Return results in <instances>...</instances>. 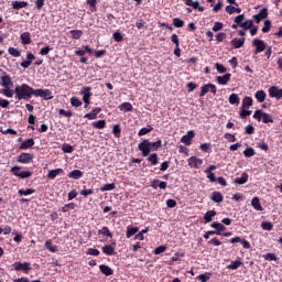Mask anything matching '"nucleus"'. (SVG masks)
Here are the masks:
<instances>
[{
  "mask_svg": "<svg viewBox=\"0 0 282 282\" xmlns=\"http://www.w3.org/2000/svg\"><path fill=\"white\" fill-rule=\"evenodd\" d=\"M10 172L15 177H19L20 180H26V177H32V172L30 171H21V166L15 165L11 167Z\"/></svg>",
  "mask_w": 282,
  "mask_h": 282,
  "instance_id": "nucleus-5",
  "label": "nucleus"
},
{
  "mask_svg": "<svg viewBox=\"0 0 282 282\" xmlns=\"http://www.w3.org/2000/svg\"><path fill=\"white\" fill-rule=\"evenodd\" d=\"M99 270L101 274H105V276H111L113 275V271L111 270V268L107 264H101L99 265Z\"/></svg>",
  "mask_w": 282,
  "mask_h": 282,
  "instance_id": "nucleus-24",
  "label": "nucleus"
},
{
  "mask_svg": "<svg viewBox=\"0 0 282 282\" xmlns=\"http://www.w3.org/2000/svg\"><path fill=\"white\" fill-rule=\"evenodd\" d=\"M252 46L256 47L253 54H261V52H265L268 50V44L263 40L254 39L252 41Z\"/></svg>",
  "mask_w": 282,
  "mask_h": 282,
  "instance_id": "nucleus-6",
  "label": "nucleus"
},
{
  "mask_svg": "<svg viewBox=\"0 0 282 282\" xmlns=\"http://www.w3.org/2000/svg\"><path fill=\"white\" fill-rule=\"evenodd\" d=\"M34 96L36 98H43L44 100H52L54 96L52 95V90L50 89H35Z\"/></svg>",
  "mask_w": 282,
  "mask_h": 282,
  "instance_id": "nucleus-8",
  "label": "nucleus"
},
{
  "mask_svg": "<svg viewBox=\"0 0 282 282\" xmlns=\"http://www.w3.org/2000/svg\"><path fill=\"white\" fill-rule=\"evenodd\" d=\"M243 155H245V158H252L253 155H256L254 149H252V148H247V149L243 151Z\"/></svg>",
  "mask_w": 282,
  "mask_h": 282,
  "instance_id": "nucleus-63",
  "label": "nucleus"
},
{
  "mask_svg": "<svg viewBox=\"0 0 282 282\" xmlns=\"http://www.w3.org/2000/svg\"><path fill=\"white\" fill-rule=\"evenodd\" d=\"M14 94H15L17 100H30V98L34 96L35 89H33L28 84H22L20 86L19 85L15 86Z\"/></svg>",
  "mask_w": 282,
  "mask_h": 282,
  "instance_id": "nucleus-2",
  "label": "nucleus"
},
{
  "mask_svg": "<svg viewBox=\"0 0 282 282\" xmlns=\"http://www.w3.org/2000/svg\"><path fill=\"white\" fill-rule=\"evenodd\" d=\"M86 254H90V257H98L100 254V251L98 249L88 248L86 250Z\"/></svg>",
  "mask_w": 282,
  "mask_h": 282,
  "instance_id": "nucleus-62",
  "label": "nucleus"
},
{
  "mask_svg": "<svg viewBox=\"0 0 282 282\" xmlns=\"http://www.w3.org/2000/svg\"><path fill=\"white\" fill-rule=\"evenodd\" d=\"M272 28V22L270 20L264 21V26L262 28L263 34H268Z\"/></svg>",
  "mask_w": 282,
  "mask_h": 282,
  "instance_id": "nucleus-52",
  "label": "nucleus"
},
{
  "mask_svg": "<svg viewBox=\"0 0 282 282\" xmlns=\"http://www.w3.org/2000/svg\"><path fill=\"white\" fill-rule=\"evenodd\" d=\"M96 3H98L97 0H87V4H88L89 8H90V12H96V10H98V9L96 8Z\"/></svg>",
  "mask_w": 282,
  "mask_h": 282,
  "instance_id": "nucleus-64",
  "label": "nucleus"
},
{
  "mask_svg": "<svg viewBox=\"0 0 282 282\" xmlns=\"http://www.w3.org/2000/svg\"><path fill=\"white\" fill-rule=\"evenodd\" d=\"M261 228L262 230H272V228H274V225L272 224V221H262L261 224Z\"/></svg>",
  "mask_w": 282,
  "mask_h": 282,
  "instance_id": "nucleus-50",
  "label": "nucleus"
},
{
  "mask_svg": "<svg viewBox=\"0 0 282 282\" xmlns=\"http://www.w3.org/2000/svg\"><path fill=\"white\" fill-rule=\"evenodd\" d=\"M19 195H33V193H36V189L28 188V189H19L18 191Z\"/></svg>",
  "mask_w": 282,
  "mask_h": 282,
  "instance_id": "nucleus-55",
  "label": "nucleus"
},
{
  "mask_svg": "<svg viewBox=\"0 0 282 282\" xmlns=\"http://www.w3.org/2000/svg\"><path fill=\"white\" fill-rule=\"evenodd\" d=\"M247 182H248V173H242L241 177L235 178V184H238V185L246 184Z\"/></svg>",
  "mask_w": 282,
  "mask_h": 282,
  "instance_id": "nucleus-38",
  "label": "nucleus"
},
{
  "mask_svg": "<svg viewBox=\"0 0 282 282\" xmlns=\"http://www.w3.org/2000/svg\"><path fill=\"white\" fill-rule=\"evenodd\" d=\"M8 53L10 54V56H13L14 58H19V56H21V51L12 46L8 48Z\"/></svg>",
  "mask_w": 282,
  "mask_h": 282,
  "instance_id": "nucleus-48",
  "label": "nucleus"
},
{
  "mask_svg": "<svg viewBox=\"0 0 282 282\" xmlns=\"http://www.w3.org/2000/svg\"><path fill=\"white\" fill-rule=\"evenodd\" d=\"M98 235H102L104 237H110V239L113 237V235L109 230V227H102L101 229H99Z\"/></svg>",
  "mask_w": 282,
  "mask_h": 282,
  "instance_id": "nucleus-42",
  "label": "nucleus"
},
{
  "mask_svg": "<svg viewBox=\"0 0 282 282\" xmlns=\"http://www.w3.org/2000/svg\"><path fill=\"white\" fill-rule=\"evenodd\" d=\"M231 78H232V74L227 73L224 76H217L216 80L218 85H226L229 80H231Z\"/></svg>",
  "mask_w": 282,
  "mask_h": 282,
  "instance_id": "nucleus-20",
  "label": "nucleus"
},
{
  "mask_svg": "<svg viewBox=\"0 0 282 282\" xmlns=\"http://www.w3.org/2000/svg\"><path fill=\"white\" fill-rule=\"evenodd\" d=\"M256 23H261L263 19H268V10L263 8L258 14L253 15Z\"/></svg>",
  "mask_w": 282,
  "mask_h": 282,
  "instance_id": "nucleus-21",
  "label": "nucleus"
},
{
  "mask_svg": "<svg viewBox=\"0 0 282 282\" xmlns=\"http://www.w3.org/2000/svg\"><path fill=\"white\" fill-rule=\"evenodd\" d=\"M252 20H247L240 24V28H243L245 30H252Z\"/></svg>",
  "mask_w": 282,
  "mask_h": 282,
  "instance_id": "nucleus-58",
  "label": "nucleus"
},
{
  "mask_svg": "<svg viewBox=\"0 0 282 282\" xmlns=\"http://www.w3.org/2000/svg\"><path fill=\"white\" fill-rule=\"evenodd\" d=\"M112 133H113L115 138H120V133H122V129L120 128V124L113 126Z\"/></svg>",
  "mask_w": 282,
  "mask_h": 282,
  "instance_id": "nucleus-54",
  "label": "nucleus"
},
{
  "mask_svg": "<svg viewBox=\"0 0 282 282\" xmlns=\"http://www.w3.org/2000/svg\"><path fill=\"white\" fill-rule=\"evenodd\" d=\"M153 131V126H147L145 128H141L138 132L139 137L147 135L148 133H151Z\"/></svg>",
  "mask_w": 282,
  "mask_h": 282,
  "instance_id": "nucleus-41",
  "label": "nucleus"
},
{
  "mask_svg": "<svg viewBox=\"0 0 282 282\" xmlns=\"http://www.w3.org/2000/svg\"><path fill=\"white\" fill-rule=\"evenodd\" d=\"M44 247L50 252H58V246L53 245L51 239L45 241Z\"/></svg>",
  "mask_w": 282,
  "mask_h": 282,
  "instance_id": "nucleus-32",
  "label": "nucleus"
},
{
  "mask_svg": "<svg viewBox=\"0 0 282 282\" xmlns=\"http://www.w3.org/2000/svg\"><path fill=\"white\" fill-rule=\"evenodd\" d=\"M57 175H65V171L63 169L51 170L47 173V178L48 180H56Z\"/></svg>",
  "mask_w": 282,
  "mask_h": 282,
  "instance_id": "nucleus-18",
  "label": "nucleus"
},
{
  "mask_svg": "<svg viewBox=\"0 0 282 282\" xmlns=\"http://www.w3.org/2000/svg\"><path fill=\"white\" fill-rule=\"evenodd\" d=\"M251 206L254 208V210H259L260 213H263V206H261V202L259 200V197H253L251 199Z\"/></svg>",
  "mask_w": 282,
  "mask_h": 282,
  "instance_id": "nucleus-26",
  "label": "nucleus"
},
{
  "mask_svg": "<svg viewBox=\"0 0 282 282\" xmlns=\"http://www.w3.org/2000/svg\"><path fill=\"white\" fill-rule=\"evenodd\" d=\"M269 96L270 98H276V100H281L282 98V88L276 86H272L269 88Z\"/></svg>",
  "mask_w": 282,
  "mask_h": 282,
  "instance_id": "nucleus-13",
  "label": "nucleus"
},
{
  "mask_svg": "<svg viewBox=\"0 0 282 282\" xmlns=\"http://www.w3.org/2000/svg\"><path fill=\"white\" fill-rule=\"evenodd\" d=\"M82 94H84L83 96V101L85 102V109H87V107H89V105H91L90 98L91 96H94V94H91V87L86 86L83 88Z\"/></svg>",
  "mask_w": 282,
  "mask_h": 282,
  "instance_id": "nucleus-10",
  "label": "nucleus"
},
{
  "mask_svg": "<svg viewBox=\"0 0 282 282\" xmlns=\"http://www.w3.org/2000/svg\"><path fill=\"white\" fill-rule=\"evenodd\" d=\"M147 160L150 162L151 166H158V164H160V156H158V153L150 154Z\"/></svg>",
  "mask_w": 282,
  "mask_h": 282,
  "instance_id": "nucleus-25",
  "label": "nucleus"
},
{
  "mask_svg": "<svg viewBox=\"0 0 282 282\" xmlns=\"http://www.w3.org/2000/svg\"><path fill=\"white\" fill-rule=\"evenodd\" d=\"M0 85L1 87H10L12 85V77L0 68Z\"/></svg>",
  "mask_w": 282,
  "mask_h": 282,
  "instance_id": "nucleus-9",
  "label": "nucleus"
},
{
  "mask_svg": "<svg viewBox=\"0 0 282 282\" xmlns=\"http://www.w3.org/2000/svg\"><path fill=\"white\" fill-rule=\"evenodd\" d=\"M13 10H22V8H28V1H13L11 3Z\"/></svg>",
  "mask_w": 282,
  "mask_h": 282,
  "instance_id": "nucleus-29",
  "label": "nucleus"
},
{
  "mask_svg": "<svg viewBox=\"0 0 282 282\" xmlns=\"http://www.w3.org/2000/svg\"><path fill=\"white\" fill-rule=\"evenodd\" d=\"M253 119L258 120V122H263V124H269L274 122V118L271 117L270 113L263 112V110H256L253 113Z\"/></svg>",
  "mask_w": 282,
  "mask_h": 282,
  "instance_id": "nucleus-3",
  "label": "nucleus"
},
{
  "mask_svg": "<svg viewBox=\"0 0 282 282\" xmlns=\"http://www.w3.org/2000/svg\"><path fill=\"white\" fill-rule=\"evenodd\" d=\"M140 231V228L139 227H131V226H128L127 227V232H126V237L127 239H131V237H133V235H135L137 232Z\"/></svg>",
  "mask_w": 282,
  "mask_h": 282,
  "instance_id": "nucleus-30",
  "label": "nucleus"
},
{
  "mask_svg": "<svg viewBox=\"0 0 282 282\" xmlns=\"http://www.w3.org/2000/svg\"><path fill=\"white\" fill-rule=\"evenodd\" d=\"M241 265H243V262H241V260H235L227 265V270H239Z\"/></svg>",
  "mask_w": 282,
  "mask_h": 282,
  "instance_id": "nucleus-35",
  "label": "nucleus"
},
{
  "mask_svg": "<svg viewBox=\"0 0 282 282\" xmlns=\"http://www.w3.org/2000/svg\"><path fill=\"white\" fill-rule=\"evenodd\" d=\"M210 228H215V230L218 232V236L221 235V232H224V230H226V226H224V224L218 223V221H214L210 225Z\"/></svg>",
  "mask_w": 282,
  "mask_h": 282,
  "instance_id": "nucleus-28",
  "label": "nucleus"
},
{
  "mask_svg": "<svg viewBox=\"0 0 282 282\" xmlns=\"http://www.w3.org/2000/svg\"><path fill=\"white\" fill-rule=\"evenodd\" d=\"M217 215V212L215 210H208L207 213H205L203 219L205 220V224H210V221H213V217H215Z\"/></svg>",
  "mask_w": 282,
  "mask_h": 282,
  "instance_id": "nucleus-33",
  "label": "nucleus"
},
{
  "mask_svg": "<svg viewBox=\"0 0 282 282\" xmlns=\"http://www.w3.org/2000/svg\"><path fill=\"white\" fill-rule=\"evenodd\" d=\"M94 129H105L107 127V121L105 119L98 120L91 123Z\"/></svg>",
  "mask_w": 282,
  "mask_h": 282,
  "instance_id": "nucleus-40",
  "label": "nucleus"
},
{
  "mask_svg": "<svg viewBox=\"0 0 282 282\" xmlns=\"http://www.w3.org/2000/svg\"><path fill=\"white\" fill-rule=\"evenodd\" d=\"M33 160H34V154H32V153L22 152L18 156V162H20V164H30V163H32Z\"/></svg>",
  "mask_w": 282,
  "mask_h": 282,
  "instance_id": "nucleus-11",
  "label": "nucleus"
},
{
  "mask_svg": "<svg viewBox=\"0 0 282 282\" xmlns=\"http://www.w3.org/2000/svg\"><path fill=\"white\" fill-rule=\"evenodd\" d=\"M208 91H210L213 96H217V86L215 84H205L200 87L199 97L204 98V96L208 94Z\"/></svg>",
  "mask_w": 282,
  "mask_h": 282,
  "instance_id": "nucleus-7",
  "label": "nucleus"
},
{
  "mask_svg": "<svg viewBox=\"0 0 282 282\" xmlns=\"http://www.w3.org/2000/svg\"><path fill=\"white\" fill-rule=\"evenodd\" d=\"M58 113L64 118H72V116H74V112H72V110H65V109H59Z\"/></svg>",
  "mask_w": 282,
  "mask_h": 282,
  "instance_id": "nucleus-53",
  "label": "nucleus"
},
{
  "mask_svg": "<svg viewBox=\"0 0 282 282\" xmlns=\"http://www.w3.org/2000/svg\"><path fill=\"white\" fill-rule=\"evenodd\" d=\"M101 250L104 254H107L108 257H113V254H116V242L104 246Z\"/></svg>",
  "mask_w": 282,
  "mask_h": 282,
  "instance_id": "nucleus-15",
  "label": "nucleus"
},
{
  "mask_svg": "<svg viewBox=\"0 0 282 282\" xmlns=\"http://www.w3.org/2000/svg\"><path fill=\"white\" fill-rule=\"evenodd\" d=\"M188 166L191 169H199V166H202V164H204V160L197 158V156H191L188 160Z\"/></svg>",
  "mask_w": 282,
  "mask_h": 282,
  "instance_id": "nucleus-14",
  "label": "nucleus"
},
{
  "mask_svg": "<svg viewBox=\"0 0 282 282\" xmlns=\"http://www.w3.org/2000/svg\"><path fill=\"white\" fill-rule=\"evenodd\" d=\"M229 102L231 105H239L241 102V98L239 97L238 94L236 93H232L230 96H229Z\"/></svg>",
  "mask_w": 282,
  "mask_h": 282,
  "instance_id": "nucleus-37",
  "label": "nucleus"
},
{
  "mask_svg": "<svg viewBox=\"0 0 282 282\" xmlns=\"http://www.w3.org/2000/svg\"><path fill=\"white\" fill-rule=\"evenodd\" d=\"M215 69L218 72V74H226V72H228V69L219 63L215 64Z\"/></svg>",
  "mask_w": 282,
  "mask_h": 282,
  "instance_id": "nucleus-57",
  "label": "nucleus"
},
{
  "mask_svg": "<svg viewBox=\"0 0 282 282\" xmlns=\"http://www.w3.org/2000/svg\"><path fill=\"white\" fill-rule=\"evenodd\" d=\"M70 36H72V39H75L76 41H78V39H80V36H83V31L72 30L70 31Z\"/></svg>",
  "mask_w": 282,
  "mask_h": 282,
  "instance_id": "nucleus-51",
  "label": "nucleus"
},
{
  "mask_svg": "<svg viewBox=\"0 0 282 282\" xmlns=\"http://www.w3.org/2000/svg\"><path fill=\"white\" fill-rule=\"evenodd\" d=\"M79 195L83 197H89V195H94V188L87 189V186H83V189L79 192Z\"/></svg>",
  "mask_w": 282,
  "mask_h": 282,
  "instance_id": "nucleus-43",
  "label": "nucleus"
},
{
  "mask_svg": "<svg viewBox=\"0 0 282 282\" xmlns=\"http://www.w3.org/2000/svg\"><path fill=\"white\" fill-rule=\"evenodd\" d=\"M268 95L263 90H257L254 94V98L258 102H264Z\"/></svg>",
  "mask_w": 282,
  "mask_h": 282,
  "instance_id": "nucleus-34",
  "label": "nucleus"
},
{
  "mask_svg": "<svg viewBox=\"0 0 282 282\" xmlns=\"http://www.w3.org/2000/svg\"><path fill=\"white\" fill-rule=\"evenodd\" d=\"M101 193L107 191H116V183H108L100 187Z\"/></svg>",
  "mask_w": 282,
  "mask_h": 282,
  "instance_id": "nucleus-45",
  "label": "nucleus"
},
{
  "mask_svg": "<svg viewBox=\"0 0 282 282\" xmlns=\"http://www.w3.org/2000/svg\"><path fill=\"white\" fill-rule=\"evenodd\" d=\"M20 41L22 45H30L32 43V36L30 35V32H24L20 35Z\"/></svg>",
  "mask_w": 282,
  "mask_h": 282,
  "instance_id": "nucleus-22",
  "label": "nucleus"
},
{
  "mask_svg": "<svg viewBox=\"0 0 282 282\" xmlns=\"http://www.w3.org/2000/svg\"><path fill=\"white\" fill-rule=\"evenodd\" d=\"M162 148V140H158L154 142H150L149 139H144L139 143L138 149L141 151L143 158H149L151 151H158V149Z\"/></svg>",
  "mask_w": 282,
  "mask_h": 282,
  "instance_id": "nucleus-1",
  "label": "nucleus"
},
{
  "mask_svg": "<svg viewBox=\"0 0 282 282\" xmlns=\"http://www.w3.org/2000/svg\"><path fill=\"white\" fill-rule=\"evenodd\" d=\"M249 108H240V118L246 120L248 116H252V111L248 110Z\"/></svg>",
  "mask_w": 282,
  "mask_h": 282,
  "instance_id": "nucleus-47",
  "label": "nucleus"
},
{
  "mask_svg": "<svg viewBox=\"0 0 282 282\" xmlns=\"http://www.w3.org/2000/svg\"><path fill=\"white\" fill-rule=\"evenodd\" d=\"M83 175H84V173L80 170H74L68 173V177L70 180H80V177H83Z\"/></svg>",
  "mask_w": 282,
  "mask_h": 282,
  "instance_id": "nucleus-31",
  "label": "nucleus"
},
{
  "mask_svg": "<svg viewBox=\"0 0 282 282\" xmlns=\"http://www.w3.org/2000/svg\"><path fill=\"white\" fill-rule=\"evenodd\" d=\"M265 261H279V258L276 257L275 253H267L263 256Z\"/></svg>",
  "mask_w": 282,
  "mask_h": 282,
  "instance_id": "nucleus-61",
  "label": "nucleus"
},
{
  "mask_svg": "<svg viewBox=\"0 0 282 282\" xmlns=\"http://www.w3.org/2000/svg\"><path fill=\"white\" fill-rule=\"evenodd\" d=\"M100 111H102V108H100V107L94 108L89 113H86L84 116V118H87V120H96V118H98V113H100Z\"/></svg>",
  "mask_w": 282,
  "mask_h": 282,
  "instance_id": "nucleus-17",
  "label": "nucleus"
},
{
  "mask_svg": "<svg viewBox=\"0 0 282 282\" xmlns=\"http://www.w3.org/2000/svg\"><path fill=\"white\" fill-rule=\"evenodd\" d=\"M252 102H253V100H252V97H245L243 99H242V106H241V108H243V109H250L251 107H252Z\"/></svg>",
  "mask_w": 282,
  "mask_h": 282,
  "instance_id": "nucleus-36",
  "label": "nucleus"
},
{
  "mask_svg": "<svg viewBox=\"0 0 282 282\" xmlns=\"http://www.w3.org/2000/svg\"><path fill=\"white\" fill-rule=\"evenodd\" d=\"M210 276H213V273L206 272V273L199 274L197 279L198 281L207 282V281H210Z\"/></svg>",
  "mask_w": 282,
  "mask_h": 282,
  "instance_id": "nucleus-46",
  "label": "nucleus"
},
{
  "mask_svg": "<svg viewBox=\"0 0 282 282\" xmlns=\"http://www.w3.org/2000/svg\"><path fill=\"white\" fill-rule=\"evenodd\" d=\"M210 199L214 200L215 204H221V202H224V195L221 192H214L212 193Z\"/></svg>",
  "mask_w": 282,
  "mask_h": 282,
  "instance_id": "nucleus-27",
  "label": "nucleus"
},
{
  "mask_svg": "<svg viewBox=\"0 0 282 282\" xmlns=\"http://www.w3.org/2000/svg\"><path fill=\"white\" fill-rule=\"evenodd\" d=\"M120 111H133V105L131 102H123L119 106Z\"/></svg>",
  "mask_w": 282,
  "mask_h": 282,
  "instance_id": "nucleus-44",
  "label": "nucleus"
},
{
  "mask_svg": "<svg viewBox=\"0 0 282 282\" xmlns=\"http://www.w3.org/2000/svg\"><path fill=\"white\" fill-rule=\"evenodd\" d=\"M70 105L73 107H82L83 106V101L80 99H78V97H72L70 98Z\"/></svg>",
  "mask_w": 282,
  "mask_h": 282,
  "instance_id": "nucleus-56",
  "label": "nucleus"
},
{
  "mask_svg": "<svg viewBox=\"0 0 282 282\" xmlns=\"http://www.w3.org/2000/svg\"><path fill=\"white\" fill-rule=\"evenodd\" d=\"M0 94L7 98H12V96H14V90L10 89V87H4L3 89H0Z\"/></svg>",
  "mask_w": 282,
  "mask_h": 282,
  "instance_id": "nucleus-39",
  "label": "nucleus"
},
{
  "mask_svg": "<svg viewBox=\"0 0 282 282\" xmlns=\"http://www.w3.org/2000/svg\"><path fill=\"white\" fill-rule=\"evenodd\" d=\"M173 25H174V28H184V20H182L180 18H174Z\"/></svg>",
  "mask_w": 282,
  "mask_h": 282,
  "instance_id": "nucleus-60",
  "label": "nucleus"
},
{
  "mask_svg": "<svg viewBox=\"0 0 282 282\" xmlns=\"http://www.w3.org/2000/svg\"><path fill=\"white\" fill-rule=\"evenodd\" d=\"M193 138H195V131L189 130L185 135L182 137L181 142H183V144H186L187 147H191V140Z\"/></svg>",
  "mask_w": 282,
  "mask_h": 282,
  "instance_id": "nucleus-16",
  "label": "nucleus"
},
{
  "mask_svg": "<svg viewBox=\"0 0 282 282\" xmlns=\"http://www.w3.org/2000/svg\"><path fill=\"white\" fill-rule=\"evenodd\" d=\"M62 151L63 153H74V147L70 144L66 143L62 145Z\"/></svg>",
  "mask_w": 282,
  "mask_h": 282,
  "instance_id": "nucleus-59",
  "label": "nucleus"
},
{
  "mask_svg": "<svg viewBox=\"0 0 282 282\" xmlns=\"http://www.w3.org/2000/svg\"><path fill=\"white\" fill-rule=\"evenodd\" d=\"M229 243H241V246H242V248H245V250H250L252 248V246H250V242L248 240L242 239L239 236L231 238L229 240Z\"/></svg>",
  "mask_w": 282,
  "mask_h": 282,
  "instance_id": "nucleus-12",
  "label": "nucleus"
},
{
  "mask_svg": "<svg viewBox=\"0 0 282 282\" xmlns=\"http://www.w3.org/2000/svg\"><path fill=\"white\" fill-rule=\"evenodd\" d=\"M230 43H231L232 47H235V50H239V48L243 47V45L246 44V37H242V39L235 37L231 40Z\"/></svg>",
  "mask_w": 282,
  "mask_h": 282,
  "instance_id": "nucleus-19",
  "label": "nucleus"
},
{
  "mask_svg": "<svg viewBox=\"0 0 282 282\" xmlns=\"http://www.w3.org/2000/svg\"><path fill=\"white\" fill-rule=\"evenodd\" d=\"M34 144H35L34 139H28L26 141L21 143L20 151H28V149H32Z\"/></svg>",
  "mask_w": 282,
  "mask_h": 282,
  "instance_id": "nucleus-23",
  "label": "nucleus"
},
{
  "mask_svg": "<svg viewBox=\"0 0 282 282\" xmlns=\"http://www.w3.org/2000/svg\"><path fill=\"white\" fill-rule=\"evenodd\" d=\"M74 208H76V205L74 203L65 204L62 207V213H69V210H74Z\"/></svg>",
  "mask_w": 282,
  "mask_h": 282,
  "instance_id": "nucleus-49",
  "label": "nucleus"
},
{
  "mask_svg": "<svg viewBox=\"0 0 282 282\" xmlns=\"http://www.w3.org/2000/svg\"><path fill=\"white\" fill-rule=\"evenodd\" d=\"M15 272H23V274H30V270H32V263L30 262H21L17 261L12 264Z\"/></svg>",
  "mask_w": 282,
  "mask_h": 282,
  "instance_id": "nucleus-4",
  "label": "nucleus"
}]
</instances>
